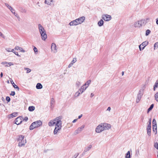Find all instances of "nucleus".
Returning a JSON list of instances; mask_svg holds the SVG:
<instances>
[{"mask_svg": "<svg viewBox=\"0 0 158 158\" xmlns=\"http://www.w3.org/2000/svg\"><path fill=\"white\" fill-rule=\"evenodd\" d=\"M42 124V122L40 120H38L33 122L30 125L29 129L32 130L35 128H37L41 126Z\"/></svg>", "mask_w": 158, "mask_h": 158, "instance_id": "1", "label": "nucleus"}, {"mask_svg": "<svg viewBox=\"0 0 158 158\" xmlns=\"http://www.w3.org/2000/svg\"><path fill=\"white\" fill-rule=\"evenodd\" d=\"M24 136L23 135H20L19 138L18 139V141H19L18 146L20 147L24 146L26 143L27 141L26 139H24Z\"/></svg>", "mask_w": 158, "mask_h": 158, "instance_id": "2", "label": "nucleus"}, {"mask_svg": "<svg viewBox=\"0 0 158 158\" xmlns=\"http://www.w3.org/2000/svg\"><path fill=\"white\" fill-rule=\"evenodd\" d=\"M62 117L61 116H59L56 117L54 119V121H55V122H56L55 126L62 127Z\"/></svg>", "mask_w": 158, "mask_h": 158, "instance_id": "3", "label": "nucleus"}, {"mask_svg": "<svg viewBox=\"0 0 158 158\" xmlns=\"http://www.w3.org/2000/svg\"><path fill=\"white\" fill-rule=\"evenodd\" d=\"M85 19V18L84 16H82L76 19L75 20L77 25L82 23L83 22H84Z\"/></svg>", "mask_w": 158, "mask_h": 158, "instance_id": "4", "label": "nucleus"}, {"mask_svg": "<svg viewBox=\"0 0 158 158\" xmlns=\"http://www.w3.org/2000/svg\"><path fill=\"white\" fill-rule=\"evenodd\" d=\"M102 18L103 20L106 21L110 20L111 19V16L107 14L102 15Z\"/></svg>", "mask_w": 158, "mask_h": 158, "instance_id": "5", "label": "nucleus"}, {"mask_svg": "<svg viewBox=\"0 0 158 158\" xmlns=\"http://www.w3.org/2000/svg\"><path fill=\"white\" fill-rule=\"evenodd\" d=\"M148 42L147 41H145L140 44L139 46V48L140 51H141L143 50L145 47L148 44Z\"/></svg>", "mask_w": 158, "mask_h": 158, "instance_id": "6", "label": "nucleus"}, {"mask_svg": "<svg viewBox=\"0 0 158 158\" xmlns=\"http://www.w3.org/2000/svg\"><path fill=\"white\" fill-rule=\"evenodd\" d=\"M103 131L104 130L102 125V123L98 126L95 129V131L97 133L101 132Z\"/></svg>", "mask_w": 158, "mask_h": 158, "instance_id": "7", "label": "nucleus"}, {"mask_svg": "<svg viewBox=\"0 0 158 158\" xmlns=\"http://www.w3.org/2000/svg\"><path fill=\"white\" fill-rule=\"evenodd\" d=\"M62 127L55 126V128L53 131V134L54 135H57L59 133Z\"/></svg>", "mask_w": 158, "mask_h": 158, "instance_id": "8", "label": "nucleus"}, {"mask_svg": "<svg viewBox=\"0 0 158 158\" xmlns=\"http://www.w3.org/2000/svg\"><path fill=\"white\" fill-rule=\"evenodd\" d=\"M5 5L15 16H17V14L15 13V10L13 9L12 7L9 6V5L7 3H5Z\"/></svg>", "mask_w": 158, "mask_h": 158, "instance_id": "9", "label": "nucleus"}, {"mask_svg": "<svg viewBox=\"0 0 158 158\" xmlns=\"http://www.w3.org/2000/svg\"><path fill=\"white\" fill-rule=\"evenodd\" d=\"M102 125L103 127V130H108L111 128V126L110 124L107 123H102Z\"/></svg>", "mask_w": 158, "mask_h": 158, "instance_id": "10", "label": "nucleus"}, {"mask_svg": "<svg viewBox=\"0 0 158 158\" xmlns=\"http://www.w3.org/2000/svg\"><path fill=\"white\" fill-rule=\"evenodd\" d=\"M22 117L21 116L17 117L15 121V123L17 125L21 124L22 122Z\"/></svg>", "mask_w": 158, "mask_h": 158, "instance_id": "11", "label": "nucleus"}, {"mask_svg": "<svg viewBox=\"0 0 158 158\" xmlns=\"http://www.w3.org/2000/svg\"><path fill=\"white\" fill-rule=\"evenodd\" d=\"M85 125H83L81 126L80 127H78L76 130L75 131V132L76 134H77L79 133H80L81 131L85 127Z\"/></svg>", "mask_w": 158, "mask_h": 158, "instance_id": "12", "label": "nucleus"}, {"mask_svg": "<svg viewBox=\"0 0 158 158\" xmlns=\"http://www.w3.org/2000/svg\"><path fill=\"white\" fill-rule=\"evenodd\" d=\"M1 64L3 65H5L6 67H9L11 65H14V64L12 62H7L6 61L2 62Z\"/></svg>", "mask_w": 158, "mask_h": 158, "instance_id": "13", "label": "nucleus"}, {"mask_svg": "<svg viewBox=\"0 0 158 158\" xmlns=\"http://www.w3.org/2000/svg\"><path fill=\"white\" fill-rule=\"evenodd\" d=\"M149 20L148 18H147L145 19H141L140 20H139L140 23L141 24L142 26H143L145 25L146 23L148 22V21Z\"/></svg>", "mask_w": 158, "mask_h": 158, "instance_id": "14", "label": "nucleus"}, {"mask_svg": "<svg viewBox=\"0 0 158 158\" xmlns=\"http://www.w3.org/2000/svg\"><path fill=\"white\" fill-rule=\"evenodd\" d=\"M53 0H45L44 3L49 6L54 5Z\"/></svg>", "mask_w": 158, "mask_h": 158, "instance_id": "15", "label": "nucleus"}, {"mask_svg": "<svg viewBox=\"0 0 158 158\" xmlns=\"http://www.w3.org/2000/svg\"><path fill=\"white\" fill-rule=\"evenodd\" d=\"M51 50H53L54 52L56 53L57 52L56 46V44L54 43H52L51 44Z\"/></svg>", "mask_w": 158, "mask_h": 158, "instance_id": "16", "label": "nucleus"}, {"mask_svg": "<svg viewBox=\"0 0 158 158\" xmlns=\"http://www.w3.org/2000/svg\"><path fill=\"white\" fill-rule=\"evenodd\" d=\"M139 20H138L134 23V26L135 27H140L142 26Z\"/></svg>", "mask_w": 158, "mask_h": 158, "instance_id": "17", "label": "nucleus"}, {"mask_svg": "<svg viewBox=\"0 0 158 158\" xmlns=\"http://www.w3.org/2000/svg\"><path fill=\"white\" fill-rule=\"evenodd\" d=\"M92 147V146L91 145H89L88 147H85L83 151V153L85 154L86 152L89 151Z\"/></svg>", "mask_w": 158, "mask_h": 158, "instance_id": "18", "label": "nucleus"}, {"mask_svg": "<svg viewBox=\"0 0 158 158\" xmlns=\"http://www.w3.org/2000/svg\"><path fill=\"white\" fill-rule=\"evenodd\" d=\"M143 89H140L139 90V93L137 95V97L141 98V97L143 94Z\"/></svg>", "mask_w": 158, "mask_h": 158, "instance_id": "19", "label": "nucleus"}, {"mask_svg": "<svg viewBox=\"0 0 158 158\" xmlns=\"http://www.w3.org/2000/svg\"><path fill=\"white\" fill-rule=\"evenodd\" d=\"M41 38L43 40H45L47 38V35L46 33L40 34Z\"/></svg>", "mask_w": 158, "mask_h": 158, "instance_id": "20", "label": "nucleus"}, {"mask_svg": "<svg viewBox=\"0 0 158 158\" xmlns=\"http://www.w3.org/2000/svg\"><path fill=\"white\" fill-rule=\"evenodd\" d=\"M15 49L17 50H19L20 51L23 52H25V51L21 47H19L18 46H16L15 47Z\"/></svg>", "mask_w": 158, "mask_h": 158, "instance_id": "21", "label": "nucleus"}, {"mask_svg": "<svg viewBox=\"0 0 158 158\" xmlns=\"http://www.w3.org/2000/svg\"><path fill=\"white\" fill-rule=\"evenodd\" d=\"M56 122L54 121V119L53 120H51L48 123V126L50 127L53 126L55 124Z\"/></svg>", "mask_w": 158, "mask_h": 158, "instance_id": "22", "label": "nucleus"}, {"mask_svg": "<svg viewBox=\"0 0 158 158\" xmlns=\"http://www.w3.org/2000/svg\"><path fill=\"white\" fill-rule=\"evenodd\" d=\"M10 81L11 83L13 85V87H14V88H15V89H17L18 90H19V87H18V86H17V85H15V84L13 82L12 80L11 79H10Z\"/></svg>", "mask_w": 158, "mask_h": 158, "instance_id": "23", "label": "nucleus"}, {"mask_svg": "<svg viewBox=\"0 0 158 158\" xmlns=\"http://www.w3.org/2000/svg\"><path fill=\"white\" fill-rule=\"evenodd\" d=\"M70 26H76L77 25L76 20L71 21L69 23Z\"/></svg>", "mask_w": 158, "mask_h": 158, "instance_id": "24", "label": "nucleus"}, {"mask_svg": "<svg viewBox=\"0 0 158 158\" xmlns=\"http://www.w3.org/2000/svg\"><path fill=\"white\" fill-rule=\"evenodd\" d=\"M38 26L39 32L45 30L41 24H38Z\"/></svg>", "mask_w": 158, "mask_h": 158, "instance_id": "25", "label": "nucleus"}, {"mask_svg": "<svg viewBox=\"0 0 158 158\" xmlns=\"http://www.w3.org/2000/svg\"><path fill=\"white\" fill-rule=\"evenodd\" d=\"M36 89H41L43 88V86L40 83H38L36 86Z\"/></svg>", "mask_w": 158, "mask_h": 158, "instance_id": "26", "label": "nucleus"}, {"mask_svg": "<svg viewBox=\"0 0 158 158\" xmlns=\"http://www.w3.org/2000/svg\"><path fill=\"white\" fill-rule=\"evenodd\" d=\"M151 127H147V134L149 136L151 135Z\"/></svg>", "mask_w": 158, "mask_h": 158, "instance_id": "27", "label": "nucleus"}, {"mask_svg": "<svg viewBox=\"0 0 158 158\" xmlns=\"http://www.w3.org/2000/svg\"><path fill=\"white\" fill-rule=\"evenodd\" d=\"M104 22L102 19H101L98 22V24L100 27L102 26Z\"/></svg>", "mask_w": 158, "mask_h": 158, "instance_id": "28", "label": "nucleus"}, {"mask_svg": "<svg viewBox=\"0 0 158 158\" xmlns=\"http://www.w3.org/2000/svg\"><path fill=\"white\" fill-rule=\"evenodd\" d=\"M55 101L54 99L53 98H52L51 100L50 104H51V108H53L54 107L53 104L54 103Z\"/></svg>", "mask_w": 158, "mask_h": 158, "instance_id": "29", "label": "nucleus"}, {"mask_svg": "<svg viewBox=\"0 0 158 158\" xmlns=\"http://www.w3.org/2000/svg\"><path fill=\"white\" fill-rule=\"evenodd\" d=\"M81 82L80 81H77L76 82V86L78 88L81 85Z\"/></svg>", "mask_w": 158, "mask_h": 158, "instance_id": "30", "label": "nucleus"}, {"mask_svg": "<svg viewBox=\"0 0 158 158\" xmlns=\"http://www.w3.org/2000/svg\"><path fill=\"white\" fill-rule=\"evenodd\" d=\"M152 129L153 132L155 133V134H156L157 133V126L153 125Z\"/></svg>", "mask_w": 158, "mask_h": 158, "instance_id": "31", "label": "nucleus"}, {"mask_svg": "<svg viewBox=\"0 0 158 158\" xmlns=\"http://www.w3.org/2000/svg\"><path fill=\"white\" fill-rule=\"evenodd\" d=\"M35 108L34 106H30L28 107V110L30 111H32L35 110Z\"/></svg>", "mask_w": 158, "mask_h": 158, "instance_id": "32", "label": "nucleus"}, {"mask_svg": "<svg viewBox=\"0 0 158 158\" xmlns=\"http://www.w3.org/2000/svg\"><path fill=\"white\" fill-rule=\"evenodd\" d=\"M158 86V80H157L154 86V90H155V89L157 88Z\"/></svg>", "mask_w": 158, "mask_h": 158, "instance_id": "33", "label": "nucleus"}, {"mask_svg": "<svg viewBox=\"0 0 158 158\" xmlns=\"http://www.w3.org/2000/svg\"><path fill=\"white\" fill-rule=\"evenodd\" d=\"M91 81L90 80H88L86 82L87 84V86H86L85 87V88L84 89V90H85L88 87V86H89V85H90V84L91 83Z\"/></svg>", "mask_w": 158, "mask_h": 158, "instance_id": "34", "label": "nucleus"}, {"mask_svg": "<svg viewBox=\"0 0 158 158\" xmlns=\"http://www.w3.org/2000/svg\"><path fill=\"white\" fill-rule=\"evenodd\" d=\"M81 94L78 90V91H77L75 93V95H74V97L75 98H76L79 96L80 94Z\"/></svg>", "mask_w": 158, "mask_h": 158, "instance_id": "35", "label": "nucleus"}, {"mask_svg": "<svg viewBox=\"0 0 158 158\" xmlns=\"http://www.w3.org/2000/svg\"><path fill=\"white\" fill-rule=\"evenodd\" d=\"M125 157L126 158H131L130 152L129 151H128L126 154V156Z\"/></svg>", "mask_w": 158, "mask_h": 158, "instance_id": "36", "label": "nucleus"}, {"mask_svg": "<svg viewBox=\"0 0 158 158\" xmlns=\"http://www.w3.org/2000/svg\"><path fill=\"white\" fill-rule=\"evenodd\" d=\"M85 88H84V86H82L81 89H80L79 90V92L81 93V94L85 90H84V89H85Z\"/></svg>", "mask_w": 158, "mask_h": 158, "instance_id": "37", "label": "nucleus"}, {"mask_svg": "<svg viewBox=\"0 0 158 158\" xmlns=\"http://www.w3.org/2000/svg\"><path fill=\"white\" fill-rule=\"evenodd\" d=\"M24 69V70H26L27 71V73H30L31 71V70L29 68L25 67Z\"/></svg>", "mask_w": 158, "mask_h": 158, "instance_id": "38", "label": "nucleus"}, {"mask_svg": "<svg viewBox=\"0 0 158 158\" xmlns=\"http://www.w3.org/2000/svg\"><path fill=\"white\" fill-rule=\"evenodd\" d=\"M17 113L15 112V113H12V114H10V116L11 118H13V117L16 116L17 115Z\"/></svg>", "mask_w": 158, "mask_h": 158, "instance_id": "39", "label": "nucleus"}, {"mask_svg": "<svg viewBox=\"0 0 158 158\" xmlns=\"http://www.w3.org/2000/svg\"><path fill=\"white\" fill-rule=\"evenodd\" d=\"M153 106H154V104H152L149 107V108L148 109V112L149 111H150V110H151L152 109V108H153Z\"/></svg>", "mask_w": 158, "mask_h": 158, "instance_id": "40", "label": "nucleus"}, {"mask_svg": "<svg viewBox=\"0 0 158 158\" xmlns=\"http://www.w3.org/2000/svg\"><path fill=\"white\" fill-rule=\"evenodd\" d=\"M154 97L156 101L158 102V92L155 94Z\"/></svg>", "mask_w": 158, "mask_h": 158, "instance_id": "41", "label": "nucleus"}, {"mask_svg": "<svg viewBox=\"0 0 158 158\" xmlns=\"http://www.w3.org/2000/svg\"><path fill=\"white\" fill-rule=\"evenodd\" d=\"M154 49L157 48L158 47V42L156 43L154 45Z\"/></svg>", "mask_w": 158, "mask_h": 158, "instance_id": "42", "label": "nucleus"}, {"mask_svg": "<svg viewBox=\"0 0 158 158\" xmlns=\"http://www.w3.org/2000/svg\"><path fill=\"white\" fill-rule=\"evenodd\" d=\"M77 61V59L76 58H73V60L71 62V63L73 64Z\"/></svg>", "mask_w": 158, "mask_h": 158, "instance_id": "43", "label": "nucleus"}, {"mask_svg": "<svg viewBox=\"0 0 158 158\" xmlns=\"http://www.w3.org/2000/svg\"><path fill=\"white\" fill-rule=\"evenodd\" d=\"M151 31L149 30H147L146 31L145 35L146 36L148 35L150 33Z\"/></svg>", "mask_w": 158, "mask_h": 158, "instance_id": "44", "label": "nucleus"}, {"mask_svg": "<svg viewBox=\"0 0 158 158\" xmlns=\"http://www.w3.org/2000/svg\"><path fill=\"white\" fill-rule=\"evenodd\" d=\"M152 126H156V120L155 119H153L152 121Z\"/></svg>", "mask_w": 158, "mask_h": 158, "instance_id": "45", "label": "nucleus"}, {"mask_svg": "<svg viewBox=\"0 0 158 158\" xmlns=\"http://www.w3.org/2000/svg\"><path fill=\"white\" fill-rule=\"evenodd\" d=\"M141 99V98H139V97H137V99L136 100V103H138L139 102Z\"/></svg>", "mask_w": 158, "mask_h": 158, "instance_id": "46", "label": "nucleus"}, {"mask_svg": "<svg viewBox=\"0 0 158 158\" xmlns=\"http://www.w3.org/2000/svg\"><path fill=\"white\" fill-rule=\"evenodd\" d=\"M6 101H7L8 102H9L10 100V98L9 97H8V96H7L6 97Z\"/></svg>", "mask_w": 158, "mask_h": 158, "instance_id": "47", "label": "nucleus"}, {"mask_svg": "<svg viewBox=\"0 0 158 158\" xmlns=\"http://www.w3.org/2000/svg\"><path fill=\"white\" fill-rule=\"evenodd\" d=\"M154 147L158 150V143H156L155 144Z\"/></svg>", "mask_w": 158, "mask_h": 158, "instance_id": "48", "label": "nucleus"}, {"mask_svg": "<svg viewBox=\"0 0 158 158\" xmlns=\"http://www.w3.org/2000/svg\"><path fill=\"white\" fill-rule=\"evenodd\" d=\"M21 11L22 13H26L27 12V10L25 9L22 8Z\"/></svg>", "mask_w": 158, "mask_h": 158, "instance_id": "49", "label": "nucleus"}, {"mask_svg": "<svg viewBox=\"0 0 158 158\" xmlns=\"http://www.w3.org/2000/svg\"><path fill=\"white\" fill-rule=\"evenodd\" d=\"M11 49L10 48H6L5 49V50L7 52H10L11 51Z\"/></svg>", "mask_w": 158, "mask_h": 158, "instance_id": "50", "label": "nucleus"}, {"mask_svg": "<svg viewBox=\"0 0 158 158\" xmlns=\"http://www.w3.org/2000/svg\"><path fill=\"white\" fill-rule=\"evenodd\" d=\"M15 94V91H11V93L10 94V95L14 96Z\"/></svg>", "mask_w": 158, "mask_h": 158, "instance_id": "51", "label": "nucleus"}, {"mask_svg": "<svg viewBox=\"0 0 158 158\" xmlns=\"http://www.w3.org/2000/svg\"><path fill=\"white\" fill-rule=\"evenodd\" d=\"M33 50H34L35 52H38L37 49V48L35 47H34V48H33Z\"/></svg>", "mask_w": 158, "mask_h": 158, "instance_id": "52", "label": "nucleus"}, {"mask_svg": "<svg viewBox=\"0 0 158 158\" xmlns=\"http://www.w3.org/2000/svg\"><path fill=\"white\" fill-rule=\"evenodd\" d=\"M73 64H72V63H70L69 65H68V68H69L70 67H72V65H73Z\"/></svg>", "mask_w": 158, "mask_h": 158, "instance_id": "53", "label": "nucleus"}, {"mask_svg": "<svg viewBox=\"0 0 158 158\" xmlns=\"http://www.w3.org/2000/svg\"><path fill=\"white\" fill-rule=\"evenodd\" d=\"M0 35L2 36L3 38H4V35L1 32H0Z\"/></svg>", "mask_w": 158, "mask_h": 158, "instance_id": "54", "label": "nucleus"}, {"mask_svg": "<svg viewBox=\"0 0 158 158\" xmlns=\"http://www.w3.org/2000/svg\"><path fill=\"white\" fill-rule=\"evenodd\" d=\"M45 32H46V31H45V30H44V31H43L40 32V34H43V33H45Z\"/></svg>", "mask_w": 158, "mask_h": 158, "instance_id": "55", "label": "nucleus"}, {"mask_svg": "<svg viewBox=\"0 0 158 158\" xmlns=\"http://www.w3.org/2000/svg\"><path fill=\"white\" fill-rule=\"evenodd\" d=\"M28 118L27 117H26L24 118V120L26 121H27L28 120Z\"/></svg>", "mask_w": 158, "mask_h": 158, "instance_id": "56", "label": "nucleus"}, {"mask_svg": "<svg viewBox=\"0 0 158 158\" xmlns=\"http://www.w3.org/2000/svg\"><path fill=\"white\" fill-rule=\"evenodd\" d=\"M14 53L16 55H17V56H20L18 54V53L17 52H14Z\"/></svg>", "mask_w": 158, "mask_h": 158, "instance_id": "57", "label": "nucleus"}, {"mask_svg": "<svg viewBox=\"0 0 158 158\" xmlns=\"http://www.w3.org/2000/svg\"><path fill=\"white\" fill-rule=\"evenodd\" d=\"M87 86V84L86 83L84 85H83L82 86H84V88H85L86 86Z\"/></svg>", "mask_w": 158, "mask_h": 158, "instance_id": "58", "label": "nucleus"}, {"mask_svg": "<svg viewBox=\"0 0 158 158\" xmlns=\"http://www.w3.org/2000/svg\"><path fill=\"white\" fill-rule=\"evenodd\" d=\"M77 119H74V120L72 122H73V123H74L76 122L77 121Z\"/></svg>", "mask_w": 158, "mask_h": 158, "instance_id": "59", "label": "nucleus"}, {"mask_svg": "<svg viewBox=\"0 0 158 158\" xmlns=\"http://www.w3.org/2000/svg\"><path fill=\"white\" fill-rule=\"evenodd\" d=\"M82 114H81V115H79L78 116V119H80L82 117Z\"/></svg>", "mask_w": 158, "mask_h": 158, "instance_id": "60", "label": "nucleus"}, {"mask_svg": "<svg viewBox=\"0 0 158 158\" xmlns=\"http://www.w3.org/2000/svg\"><path fill=\"white\" fill-rule=\"evenodd\" d=\"M110 110H111L110 107H109L107 109V110L110 111Z\"/></svg>", "mask_w": 158, "mask_h": 158, "instance_id": "61", "label": "nucleus"}, {"mask_svg": "<svg viewBox=\"0 0 158 158\" xmlns=\"http://www.w3.org/2000/svg\"><path fill=\"white\" fill-rule=\"evenodd\" d=\"M141 120H142V121H143V119H144V117L143 116H141Z\"/></svg>", "mask_w": 158, "mask_h": 158, "instance_id": "62", "label": "nucleus"}, {"mask_svg": "<svg viewBox=\"0 0 158 158\" xmlns=\"http://www.w3.org/2000/svg\"><path fill=\"white\" fill-rule=\"evenodd\" d=\"M0 76L1 77H3V73L2 72H1L0 74Z\"/></svg>", "mask_w": 158, "mask_h": 158, "instance_id": "63", "label": "nucleus"}, {"mask_svg": "<svg viewBox=\"0 0 158 158\" xmlns=\"http://www.w3.org/2000/svg\"><path fill=\"white\" fill-rule=\"evenodd\" d=\"M156 23L158 25V18L156 19Z\"/></svg>", "mask_w": 158, "mask_h": 158, "instance_id": "64", "label": "nucleus"}]
</instances>
